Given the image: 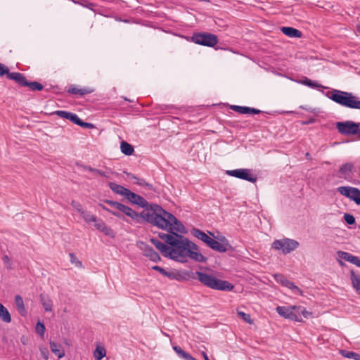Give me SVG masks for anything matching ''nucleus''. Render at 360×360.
I'll return each mask as SVG.
<instances>
[{"label": "nucleus", "mask_w": 360, "mask_h": 360, "mask_svg": "<svg viewBox=\"0 0 360 360\" xmlns=\"http://www.w3.org/2000/svg\"><path fill=\"white\" fill-rule=\"evenodd\" d=\"M337 190L341 195L353 200L357 205L360 204V191L358 188L350 186H340Z\"/></svg>", "instance_id": "nucleus-9"}, {"label": "nucleus", "mask_w": 360, "mask_h": 360, "mask_svg": "<svg viewBox=\"0 0 360 360\" xmlns=\"http://www.w3.org/2000/svg\"><path fill=\"white\" fill-rule=\"evenodd\" d=\"M80 167L84 169V170H87V171H89L95 174H98V175H101L102 176H104V177H108V174L105 172H103V171H101L98 169H96V168H93L90 166H86V165H81Z\"/></svg>", "instance_id": "nucleus-37"}, {"label": "nucleus", "mask_w": 360, "mask_h": 360, "mask_svg": "<svg viewBox=\"0 0 360 360\" xmlns=\"http://www.w3.org/2000/svg\"><path fill=\"white\" fill-rule=\"evenodd\" d=\"M130 202H131L134 204H136L141 207L145 208L144 210H148L151 208L152 205H154L155 204H149L146 199H144L141 195L136 194L133 192H131L129 190V192L128 193L127 197H126Z\"/></svg>", "instance_id": "nucleus-12"}, {"label": "nucleus", "mask_w": 360, "mask_h": 360, "mask_svg": "<svg viewBox=\"0 0 360 360\" xmlns=\"http://www.w3.org/2000/svg\"><path fill=\"white\" fill-rule=\"evenodd\" d=\"M172 280L178 281H186L192 279H196L195 272L192 271H177L172 270Z\"/></svg>", "instance_id": "nucleus-13"}, {"label": "nucleus", "mask_w": 360, "mask_h": 360, "mask_svg": "<svg viewBox=\"0 0 360 360\" xmlns=\"http://www.w3.org/2000/svg\"><path fill=\"white\" fill-rule=\"evenodd\" d=\"M9 74L10 72L8 68L2 63H0V76L2 77L4 75H6V77H8Z\"/></svg>", "instance_id": "nucleus-52"}, {"label": "nucleus", "mask_w": 360, "mask_h": 360, "mask_svg": "<svg viewBox=\"0 0 360 360\" xmlns=\"http://www.w3.org/2000/svg\"><path fill=\"white\" fill-rule=\"evenodd\" d=\"M191 233L195 237L204 242L207 246L212 240V238L210 237L208 235H207L205 233L195 228H193L191 230Z\"/></svg>", "instance_id": "nucleus-23"}, {"label": "nucleus", "mask_w": 360, "mask_h": 360, "mask_svg": "<svg viewBox=\"0 0 360 360\" xmlns=\"http://www.w3.org/2000/svg\"><path fill=\"white\" fill-rule=\"evenodd\" d=\"M305 157H306V158H307V160H311L312 159V158H311V155L309 154V153H307L305 154Z\"/></svg>", "instance_id": "nucleus-61"}, {"label": "nucleus", "mask_w": 360, "mask_h": 360, "mask_svg": "<svg viewBox=\"0 0 360 360\" xmlns=\"http://www.w3.org/2000/svg\"><path fill=\"white\" fill-rule=\"evenodd\" d=\"M202 355L205 360H210V359L208 358L207 355L205 352H202Z\"/></svg>", "instance_id": "nucleus-60"}, {"label": "nucleus", "mask_w": 360, "mask_h": 360, "mask_svg": "<svg viewBox=\"0 0 360 360\" xmlns=\"http://www.w3.org/2000/svg\"><path fill=\"white\" fill-rule=\"evenodd\" d=\"M287 319L296 321H302V319H300L298 316L297 306L290 307L289 315L288 316Z\"/></svg>", "instance_id": "nucleus-35"}, {"label": "nucleus", "mask_w": 360, "mask_h": 360, "mask_svg": "<svg viewBox=\"0 0 360 360\" xmlns=\"http://www.w3.org/2000/svg\"><path fill=\"white\" fill-rule=\"evenodd\" d=\"M25 86H27L32 91H41L44 89V86L38 82H28L27 80V84Z\"/></svg>", "instance_id": "nucleus-40"}, {"label": "nucleus", "mask_w": 360, "mask_h": 360, "mask_svg": "<svg viewBox=\"0 0 360 360\" xmlns=\"http://www.w3.org/2000/svg\"><path fill=\"white\" fill-rule=\"evenodd\" d=\"M354 169V165L352 162H346L342 165L338 169V176L348 180Z\"/></svg>", "instance_id": "nucleus-15"}, {"label": "nucleus", "mask_w": 360, "mask_h": 360, "mask_svg": "<svg viewBox=\"0 0 360 360\" xmlns=\"http://www.w3.org/2000/svg\"><path fill=\"white\" fill-rule=\"evenodd\" d=\"M326 96L342 106L360 110V101L352 93L333 89L331 91L327 92Z\"/></svg>", "instance_id": "nucleus-3"}, {"label": "nucleus", "mask_w": 360, "mask_h": 360, "mask_svg": "<svg viewBox=\"0 0 360 360\" xmlns=\"http://www.w3.org/2000/svg\"><path fill=\"white\" fill-rule=\"evenodd\" d=\"M276 310L280 316L287 319L288 316L289 315L290 307H288L284 306H278L276 307Z\"/></svg>", "instance_id": "nucleus-42"}, {"label": "nucleus", "mask_w": 360, "mask_h": 360, "mask_svg": "<svg viewBox=\"0 0 360 360\" xmlns=\"http://www.w3.org/2000/svg\"><path fill=\"white\" fill-rule=\"evenodd\" d=\"M208 247L219 252H226L229 250H233V247L229 244L227 239L222 236L219 240H215L212 238Z\"/></svg>", "instance_id": "nucleus-10"}, {"label": "nucleus", "mask_w": 360, "mask_h": 360, "mask_svg": "<svg viewBox=\"0 0 360 360\" xmlns=\"http://www.w3.org/2000/svg\"><path fill=\"white\" fill-rule=\"evenodd\" d=\"M314 120H314V118H311V119H310L309 120H307V121H303V122H302V124H304V125H306V124H311V123L314 122Z\"/></svg>", "instance_id": "nucleus-58"}, {"label": "nucleus", "mask_w": 360, "mask_h": 360, "mask_svg": "<svg viewBox=\"0 0 360 360\" xmlns=\"http://www.w3.org/2000/svg\"><path fill=\"white\" fill-rule=\"evenodd\" d=\"M195 277L200 283L210 288H212V283L216 278V277L212 275H209L200 271H195Z\"/></svg>", "instance_id": "nucleus-16"}, {"label": "nucleus", "mask_w": 360, "mask_h": 360, "mask_svg": "<svg viewBox=\"0 0 360 360\" xmlns=\"http://www.w3.org/2000/svg\"><path fill=\"white\" fill-rule=\"evenodd\" d=\"M41 354L42 356L45 358V359H48V355H47V353L48 352L46 350V351H44V350H41Z\"/></svg>", "instance_id": "nucleus-59"}, {"label": "nucleus", "mask_w": 360, "mask_h": 360, "mask_svg": "<svg viewBox=\"0 0 360 360\" xmlns=\"http://www.w3.org/2000/svg\"><path fill=\"white\" fill-rule=\"evenodd\" d=\"M150 241L155 246V248L158 250H160V252L164 257H167V252L169 250V246L162 243V242L154 238H150Z\"/></svg>", "instance_id": "nucleus-24"}, {"label": "nucleus", "mask_w": 360, "mask_h": 360, "mask_svg": "<svg viewBox=\"0 0 360 360\" xmlns=\"http://www.w3.org/2000/svg\"><path fill=\"white\" fill-rule=\"evenodd\" d=\"M8 79L14 80L18 85L25 86L27 84V79L20 72H10L8 75Z\"/></svg>", "instance_id": "nucleus-22"}, {"label": "nucleus", "mask_w": 360, "mask_h": 360, "mask_svg": "<svg viewBox=\"0 0 360 360\" xmlns=\"http://www.w3.org/2000/svg\"><path fill=\"white\" fill-rule=\"evenodd\" d=\"M174 243L169 244L167 257L173 260L186 262L187 257L198 262H205L207 258L198 252V246L188 238L179 233H174Z\"/></svg>", "instance_id": "nucleus-2"}, {"label": "nucleus", "mask_w": 360, "mask_h": 360, "mask_svg": "<svg viewBox=\"0 0 360 360\" xmlns=\"http://www.w3.org/2000/svg\"><path fill=\"white\" fill-rule=\"evenodd\" d=\"M344 219L346 221V223L349 225H352L355 223V218L354 217L353 215H352L350 214H347V213L345 214Z\"/></svg>", "instance_id": "nucleus-50"}, {"label": "nucleus", "mask_w": 360, "mask_h": 360, "mask_svg": "<svg viewBox=\"0 0 360 360\" xmlns=\"http://www.w3.org/2000/svg\"><path fill=\"white\" fill-rule=\"evenodd\" d=\"M120 149L122 153L126 155H131L134 152V147L129 143L122 141L120 144Z\"/></svg>", "instance_id": "nucleus-32"}, {"label": "nucleus", "mask_w": 360, "mask_h": 360, "mask_svg": "<svg viewBox=\"0 0 360 360\" xmlns=\"http://www.w3.org/2000/svg\"><path fill=\"white\" fill-rule=\"evenodd\" d=\"M124 174H127V177L130 179V180H134V179H136V176L131 174V173H129V172H124Z\"/></svg>", "instance_id": "nucleus-57"}, {"label": "nucleus", "mask_w": 360, "mask_h": 360, "mask_svg": "<svg viewBox=\"0 0 360 360\" xmlns=\"http://www.w3.org/2000/svg\"><path fill=\"white\" fill-rule=\"evenodd\" d=\"M80 214L87 223L95 222L98 219L95 215L86 210H82Z\"/></svg>", "instance_id": "nucleus-38"}, {"label": "nucleus", "mask_w": 360, "mask_h": 360, "mask_svg": "<svg viewBox=\"0 0 360 360\" xmlns=\"http://www.w3.org/2000/svg\"><path fill=\"white\" fill-rule=\"evenodd\" d=\"M191 40L197 44L210 47H213L218 43L217 36L209 32L194 33Z\"/></svg>", "instance_id": "nucleus-5"}, {"label": "nucleus", "mask_w": 360, "mask_h": 360, "mask_svg": "<svg viewBox=\"0 0 360 360\" xmlns=\"http://www.w3.org/2000/svg\"><path fill=\"white\" fill-rule=\"evenodd\" d=\"M336 128L340 134L345 136L360 134L359 124L352 121L337 122Z\"/></svg>", "instance_id": "nucleus-7"}, {"label": "nucleus", "mask_w": 360, "mask_h": 360, "mask_svg": "<svg viewBox=\"0 0 360 360\" xmlns=\"http://www.w3.org/2000/svg\"><path fill=\"white\" fill-rule=\"evenodd\" d=\"M143 221H147L169 233H186V229L177 218L158 205H152L148 210L141 212Z\"/></svg>", "instance_id": "nucleus-1"}, {"label": "nucleus", "mask_w": 360, "mask_h": 360, "mask_svg": "<svg viewBox=\"0 0 360 360\" xmlns=\"http://www.w3.org/2000/svg\"><path fill=\"white\" fill-rule=\"evenodd\" d=\"M350 279L352 287L359 295H360V274H356L353 270L350 271Z\"/></svg>", "instance_id": "nucleus-29"}, {"label": "nucleus", "mask_w": 360, "mask_h": 360, "mask_svg": "<svg viewBox=\"0 0 360 360\" xmlns=\"http://www.w3.org/2000/svg\"><path fill=\"white\" fill-rule=\"evenodd\" d=\"M282 32L288 37L300 38L302 37V32L291 27H282L281 28Z\"/></svg>", "instance_id": "nucleus-27"}, {"label": "nucleus", "mask_w": 360, "mask_h": 360, "mask_svg": "<svg viewBox=\"0 0 360 360\" xmlns=\"http://www.w3.org/2000/svg\"><path fill=\"white\" fill-rule=\"evenodd\" d=\"M238 316L242 319L245 322L252 324L253 320L251 319L250 315L243 311H237Z\"/></svg>", "instance_id": "nucleus-45"}, {"label": "nucleus", "mask_w": 360, "mask_h": 360, "mask_svg": "<svg viewBox=\"0 0 360 360\" xmlns=\"http://www.w3.org/2000/svg\"><path fill=\"white\" fill-rule=\"evenodd\" d=\"M99 206L103 210H105V211H108L109 212H110L112 214H113L114 216L120 218V219H122L123 218V216L122 214H120L119 212H115V211H113V210H110V209L107 208L105 206H104L103 204L100 203L99 204Z\"/></svg>", "instance_id": "nucleus-49"}, {"label": "nucleus", "mask_w": 360, "mask_h": 360, "mask_svg": "<svg viewBox=\"0 0 360 360\" xmlns=\"http://www.w3.org/2000/svg\"><path fill=\"white\" fill-rule=\"evenodd\" d=\"M337 254L339 257L360 267V258L359 257L352 255L347 252H344V251H341V250L338 251Z\"/></svg>", "instance_id": "nucleus-19"}, {"label": "nucleus", "mask_w": 360, "mask_h": 360, "mask_svg": "<svg viewBox=\"0 0 360 360\" xmlns=\"http://www.w3.org/2000/svg\"><path fill=\"white\" fill-rule=\"evenodd\" d=\"M76 124H77V125H79L80 127H84V128H87V129H92L94 127V124H93L83 122L79 118V120H78V121H77Z\"/></svg>", "instance_id": "nucleus-53"}, {"label": "nucleus", "mask_w": 360, "mask_h": 360, "mask_svg": "<svg viewBox=\"0 0 360 360\" xmlns=\"http://www.w3.org/2000/svg\"><path fill=\"white\" fill-rule=\"evenodd\" d=\"M272 248L276 250H281L285 255L290 253L299 246L297 240L290 238L276 240L272 243Z\"/></svg>", "instance_id": "nucleus-6"}, {"label": "nucleus", "mask_w": 360, "mask_h": 360, "mask_svg": "<svg viewBox=\"0 0 360 360\" xmlns=\"http://www.w3.org/2000/svg\"><path fill=\"white\" fill-rule=\"evenodd\" d=\"M137 246L142 251L143 255L148 257L150 260L155 262L160 260V257L158 253L146 243L143 241L138 242Z\"/></svg>", "instance_id": "nucleus-11"}, {"label": "nucleus", "mask_w": 360, "mask_h": 360, "mask_svg": "<svg viewBox=\"0 0 360 360\" xmlns=\"http://www.w3.org/2000/svg\"><path fill=\"white\" fill-rule=\"evenodd\" d=\"M173 349L179 357L184 359V360H196L194 357H193L190 354L186 352L179 346H174Z\"/></svg>", "instance_id": "nucleus-30"}, {"label": "nucleus", "mask_w": 360, "mask_h": 360, "mask_svg": "<svg viewBox=\"0 0 360 360\" xmlns=\"http://www.w3.org/2000/svg\"><path fill=\"white\" fill-rule=\"evenodd\" d=\"M69 256L70 257V262L72 264H75L77 267H82V262L78 259L74 253H70Z\"/></svg>", "instance_id": "nucleus-47"}, {"label": "nucleus", "mask_w": 360, "mask_h": 360, "mask_svg": "<svg viewBox=\"0 0 360 360\" xmlns=\"http://www.w3.org/2000/svg\"><path fill=\"white\" fill-rule=\"evenodd\" d=\"M52 114L57 115L60 117L69 120L74 124H77L79 120V117L76 114L64 110H57L53 112Z\"/></svg>", "instance_id": "nucleus-21"}, {"label": "nucleus", "mask_w": 360, "mask_h": 360, "mask_svg": "<svg viewBox=\"0 0 360 360\" xmlns=\"http://www.w3.org/2000/svg\"><path fill=\"white\" fill-rule=\"evenodd\" d=\"M91 92V90L87 89H78L74 86H71L68 89V93L74 94V95H80L84 96Z\"/></svg>", "instance_id": "nucleus-34"}, {"label": "nucleus", "mask_w": 360, "mask_h": 360, "mask_svg": "<svg viewBox=\"0 0 360 360\" xmlns=\"http://www.w3.org/2000/svg\"><path fill=\"white\" fill-rule=\"evenodd\" d=\"M60 345L54 342H50V348L51 352L55 354L59 359L63 358L65 356L64 350L59 349Z\"/></svg>", "instance_id": "nucleus-33"}, {"label": "nucleus", "mask_w": 360, "mask_h": 360, "mask_svg": "<svg viewBox=\"0 0 360 360\" xmlns=\"http://www.w3.org/2000/svg\"><path fill=\"white\" fill-rule=\"evenodd\" d=\"M274 278L277 283H281L282 285L287 287L289 289H291L299 294H302V290L295 285L292 282L288 280L283 274H276L274 275Z\"/></svg>", "instance_id": "nucleus-14"}, {"label": "nucleus", "mask_w": 360, "mask_h": 360, "mask_svg": "<svg viewBox=\"0 0 360 360\" xmlns=\"http://www.w3.org/2000/svg\"><path fill=\"white\" fill-rule=\"evenodd\" d=\"M134 183L139 186L146 188L148 191H155L153 185L147 183L143 179H139L137 181H134Z\"/></svg>", "instance_id": "nucleus-44"}, {"label": "nucleus", "mask_w": 360, "mask_h": 360, "mask_svg": "<svg viewBox=\"0 0 360 360\" xmlns=\"http://www.w3.org/2000/svg\"><path fill=\"white\" fill-rule=\"evenodd\" d=\"M212 289L217 290H222V291H231L234 286L226 281H223L221 279H219L217 278H215L214 281L212 283Z\"/></svg>", "instance_id": "nucleus-17"}, {"label": "nucleus", "mask_w": 360, "mask_h": 360, "mask_svg": "<svg viewBox=\"0 0 360 360\" xmlns=\"http://www.w3.org/2000/svg\"><path fill=\"white\" fill-rule=\"evenodd\" d=\"M231 109L240 114H259L261 110L246 106L231 105Z\"/></svg>", "instance_id": "nucleus-20"}, {"label": "nucleus", "mask_w": 360, "mask_h": 360, "mask_svg": "<svg viewBox=\"0 0 360 360\" xmlns=\"http://www.w3.org/2000/svg\"><path fill=\"white\" fill-rule=\"evenodd\" d=\"M226 173L229 176L243 180H246L252 183L256 182L257 179V176L252 173V171L250 169H236L233 170H227Z\"/></svg>", "instance_id": "nucleus-8"}, {"label": "nucleus", "mask_w": 360, "mask_h": 360, "mask_svg": "<svg viewBox=\"0 0 360 360\" xmlns=\"http://www.w3.org/2000/svg\"><path fill=\"white\" fill-rule=\"evenodd\" d=\"M105 354L106 351L105 348L99 346L96 347L94 352V356L96 360H101L105 356Z\"/></svg>", "instance_id": "nucleus-39"}, {"label": "nucleus", "mask_w": 360, "mask_h": 360, "mask_svg": "<svg viewBox=\"0 0 360 360\" xmlns=\"http://www.w3.org/2000/svg\"><path fill=\"white\" fill-rule=\"evenodd\" d=\"M94 226L101 232H103L105 235L114 237V231L113 230L101 219H97L94 222Z\"/></svg>", "instance_id": "nucleus-18"}, {"label": "nucleus", "mask_w": 360, "mask_h": 360, "mask_svg": "<svg viewBox=\"0 0 360 360\" xmlns=\"http://www.w3.org/2000/svg\"><path fill=\"white\" fill-rule=\"evenodd\" d=\"M153 269L155 270V271H159L161 274H162L163 276L169 278L171 279L172 278V270H169V271H167L163 268H162L161 266H154L152 267Z\"/></svg>", "instance_id": "nucleus-43"}, {"label": "nucleus", "mask_w": 360, "mask_h": 360, "mask_svg": "<svg viewBox=\"0 0 360 360\" xmlns=\"http://www.w3.org/2000/svg\"><path fill=\"white\" fill-rule=\"evenodd\" d=\"M340 354L345 358L353 359L354 360H359L360 358L359 354L344 349L340 350Z\"/></svg>", "instance_id": "nucleus-36"}, {"label": "nucleus", "mask_w": 360, "mask_h": 360, "mask_svg": "<svg viewBox=\"0 0 360 360\" xmlns=\"http://www.w3.org/2000/svg\"><path fill=\"white\" fill-rule=\"evenodd\" d=\"M40 302L46 311H51L53 304L52 300L48 295L41 293L39 296Z\"/></svg>", "instance_id": "nucleus-26"}, {"label": "nucleus", "mask_w": 360, "mask_h": 360, "mask_svg": "<svg viewBox=\"0 0 360 360\" xmlns=\"http://www.w3.org/2000/svg\"><path fill=\"white\" fill-rule=\"evenodd\" d=\"M103 202L109 205H110L115 211L119 212L120 214L123 213L127 216L129 217L132 219L136 220L138 222L143 221L141 212L140 214L137 213L136 211L133 210L131 208L120 203L117 201H113L111 200H104Z\"/></svg>", "instance_id": "nucleus-4"}, {"label": "nucleus", "mask_w": 360, "mask_h": 360, "mask_svg": "<svg viewBox=\"0 0 360 360\" xmlns=\"http://www.w3.org/2000/svg\"><path fill=\"white\" fill-rule=\"evenodd\" d=\"M0 319L7 323L11 321V316L9 311L2 304H0Z\"/></svg>", "instance_id": "nucleus-31"}, {"label": "nucleus", "mask_w": 360, "mask_h": 360, "mask_svg": "<svg viewBox=\"0 0 360 360\" xmlns=\"http://www.w3.org/2000/svg\"><path fill=\"white\" fill-rule=\"evenodd\" d=\"M36 331L38 334L41 335H44L45 332V326L44 324L40 322H38L36 326Z\"/></svg>", "instance_id": "nucleus-51"}, {"label": "nucleus", "mask_w": 360, "mask_h": 360, "mask_svg": "<svg viewBox=\"0 0 360 360\" xmlns=\"http://www.w3.org/2000/svg\"><path fill=\"white\" fill-rule=\"evenodd\" d=\"M21 342L23 345H25L26 344V340L25 339L24 337H22L21 338Z\"/></svg>", "instance_id": "nucleus-62"}, {"label": "nucleus", "mask_w": 360, "mask_h": 360, "mask_svg": "<svg viewBox=\"0 0 360 360\" xmlns=\"http://www.w3.org/2000/svg\"><path fill=\"white\" fill-rule=\"evenodd\" d=\"M3 261L4 262V264H6V266L8 269H11V259L9 258V257L8 255H4L3 257Z\"/></svg>", "instance_id": "nucleus-55"}, {"label": "nucleus", "mask_w": 360, "mask_h": 360, "mask_svg": "<svg viewBox=\"0 0 360 360\" xmlns=\"http://www.w3.org/2000/svg\"><path fill=\"white\" fill-rule=\"evenodd\" d=\"M71 205L79 213L83 210L81 204L77 201L72 200Z\"/></svg>", "instance_id": "nucleus-54"}, {"label": "nucleus", "mask_w": 360, "mask_h": 360, "mask_svg": "<svg viewBox=\"0 0 360 360\" xmlns=\"http://www.w3.org/2000/svg\"><path fill=\"white\" fill-rule=\"evenodd\" d=\"M339 263H340V265H343L344 264V263L342 261H340V260H339Z\"/></svg>", "instance_id": "nucleus-63"}, {"label": "nucleus", "mask_w": 360, "mask_h": 360, "mask_svg": "<svg viewBox=\"0 0 360 360\" xmlns=\"http://www.w3.org/2000/svg\"><path fill=\"white\" fill-rule=\"evenodd\" d=\"M302 84L306 85V86H308L311 88H319V87H323L321 84H319V83H317L315 81H312L307 77H305V79L302 82Z\"/></svg>", "instance_id": "nucleus-46"}, {"label": "nucleus", "mask_w": 360, "mask_h": 360, "mask_svg": "<svg viewBox=\"0 0 360 360\" xmlns=\"http://www.w3.org/2000/svg\"><path fill=\"white\" fill-rule=\"evenodd\" d=\"M15 304L18 313L22 316H26L27 310L25 309L22 297L20 295H17L15 296Z\"/></svg>", "instance_id": "nucleus-25"}, {"label": "nucleus", "mask_w": 360, "mask_h": 360, "mask_svg": "<svg viewBox=\"0 0 360 360\" xmlns=\"http://www.w3.org/2000/svg\"><path fill=\"white\" fill-rule=\"evenodd\" d=\"M357 30L360 32V26L357 27Z\"/></svg>", "instance_id": "nucleus-64"}, {"label": "nucleus", "mask_w": 360, "mask_h": 360, "mask_svg": "<svg viewBox=\"0 0 360 360\" xmlns=\"http://www.w3.org/2000/svg\"><path fill=\"white\" fill-rule=\"evenodd\" d=\"M297 313L299 317L300 316V314H302L304 318H308L311 315V313L307 311L304 307L301 306L297 307Z\"/></svg>", "instance_id": "nucleus-48"}, {"label": "nucleus", "mask_w": 360, "mask_h": 360, "mask_svg": "<svg viewBox=\"0 0 360 360\" xmlns=\"http://www.w3.org/2000/svg\"><path fill=\"white\" fill-rule=\"evenodd\" d=\"M110 188L115 193L127 197L129 190L115 183H109Z\"/></svg>", "instance_id": "nucleus-28"}, {"label": "nucleus", "mask_w": 360, "mask_h": 360, "mask_svg": "<svg viewBox=\"0 0 360 360\" xmlns=\"http://www.w3.org/2000/svg\"><path fill=\"white\" fill-rule=\"evenodd\" d=\"M75 4L78 3L79 2H77V1H74ZM80 5H82V6L84 7H86L89 9H91L93 10V8L95 6L94 4L93 3H87L86 4H82V3H79Z\"/></svg>", "instance_id": "nucleus-56"}, {"label": "nucleus", "mask_w": 360, "mask_h": 360, "mask_svg": "<svg viewBox=\"0 0 360 360\" xmlns=\"http://www.w3.org/2000/svg\"><path fill=\"white\" fill-rule=\"evenodd\" d=\"M158 236L167 244L169 245L171 243H174L173 240L175 238V235L171 233H160Z\"/></svg>", "instance_id": "nucleus-41"}]
</instances>
